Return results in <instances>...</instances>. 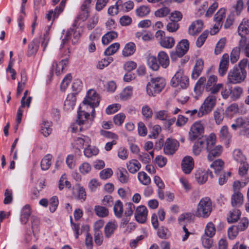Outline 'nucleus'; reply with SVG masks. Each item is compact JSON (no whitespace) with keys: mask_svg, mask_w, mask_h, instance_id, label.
<instances>
[{"mask_svg":"<svg viewBox=\"0 0 249 249\" xmlns=\"http://www.w3.org/2000/svg\"><path fill=\"white\" fill-rule=\"evenodd\" d=\"M248 60L244 58L238 64V67L235 66L230 70L228 73L227 78L229 83L232 84L240 83L245 79L247 72L245 69Z\"/></svg>","mask_w":249,"mask_h":249,"instance_id":"1","label":"nucleus"},{"mask_svg":"<svg viewBox=\"0 0 249 249\" xmlns=\"http://www.w3.org/2000/svg\"><path fill=\"white\" fill-rule=\"evenodd\" d=\"M213 209L211 198L209 197H203L197 204L195 215L198 217L206 218L210 215Z\"/></svg>","mask_w":249,"mask_h":249,"instance_id":"2","label":"nucleus"},{"mask_svg":"<svg viewBox=\"0 0 249 249\" xmlns=\"http://www.w3.org/2000/svg\"><path fill=\"white\" fill-rule=\"evenodd\" d=\"M206 149L208 152V159L212 161L215 157H219L223 151L222 147L220 145H215L216 136L213 134H211L207 138Z\"/></svg>","mask_w":249,"mask_h":249,"instance_id":"3","label":"nucleus"},{"mask_svg":"<svg viewBox=\"0 0 249 249\" xmlns=\"http://www.w3.org/2000/svg\"><path fill=\"white\" fill-rule=\"evenodd\" d=\"M238 33L241 37L239 41V48L241 52L246 56L249 57V30L242 24L238 27Z\"/></svg>","mask_w":249,"mask_h":249,"instance_id":"4","label":"nucleus"},{"mask_svg":"<svg viewBox=\"0 0 249 249\" xmlns=\"http://www.w3.org/2000/svg\"><path fill=\"white\" fill-rule=\"evenodd\" d=\"M165 80L161 77L152 78L148 83L146 91L149 96H155L161 91L165 86Z\"/></svg>","mask_w":249,"mask_h":249,"instance_id":"5","label":"nucleus"},{"mask_svg":"<svg viewBox=\"0 0 249 249\" xmlns=\"http://www.w3.org/2000/svg\"><path fill=\"white\" fill-rule=\"evenodd\" d=\"M189 78L184 74V70L179 69L172 78L171 85L175 88L186 89L189 86Z\"/></svg>","mask_w":249,"mask_h":249,"instance_id":"6","label":"nucleus"},{"mask_svg":"<svg viewBox=\"0 0 249 249\" xmlns=\"http://www.w3.org/2000/svg\"><path fill=\"white\" fill-rule=\"evenodd\" d=\"M80 36V33L79 31H77L73 29L69 30L65 35L64 38L63 39L61 46L60 50L64 48H66L68 50V53H69L70 52L69 49V43L71 42L72 44H75Z\"/></svg>","mask_w":249,"mask_h":249,"instance_id":"7","label":"nucleus"},{"mask_svg":"<svg viewBox=\"0 0 249 249\" xmlns=\"http://www.w3.org/2000/svg\"><path fill=\"white\" fill-rule=\"evenodd\" d=\"M216 103V97L214 95H209L204 100L199 108L198 117H201L209 114L215 107Z\"/></svg>","mask_w":249,"mask_h":249,"instance_id":"8","label":"nucleus"},{"mask_svg":"<svg viewBox=\"0 0 249 249\" xmlns=\"http://www.w3.org/2000/svg\"><path fill=\"white\" fill-rule=\"evenodd\" d=\"M217 77L212 75L208 77L206 83L203 86V89L207 92H210L211 94H214L219 92L223 87V84L221 83L216 84Z\"/></svg>","mask_w":249,"mask_h":249,"instance_id":"9","label":"nucleus"},{"mask_svg":"<svg viewBox=\"0 0 249 249\" xmlns=\"http://www.w3.org/2000/svg\"><path fill=\"white\" fill-rule=\"evenodd\" d=\"M100 99L98 94L93 89H90L87 92L86 97L82 102V106L85 107L95 108L99 104Z\"/></svg>","mask_w":249,"mask_h":249,"instance_id":"10","label":"nucleus"},{"mask_svg":"<svg viewBox=\"0 0 249 249\" xmlns=\"http://www.w3.org/2000/svg\"><path fill=\"white\" fill-rule=\"evenodd\" d=\"M189 47V43L188 40H181L177 45L175 51L171 53V58L176 59L177 57H182L188 51Z\"/></svg>","mask_w":249,"mask_h":249,"instance_id":"11","label":"nucleus"},{"mask_svg":"<svg viewBox=\"0 0 249 249\" xmlns=\"http://www.w3.org/2000/svg\"><path fill=\"white\" fill-rule=\"evenodd\" d=\"M155 36L160 40V45L164 48L171 49L175 44L174 38L171 36H166L163 31L159 30L156 32Z\"/></svg>","mask_w":249,"mask_h":249,"instance_id":"12","label":"nucleus"},{"mask_svg":"<svg viewBox=\"0 0 249 249\" xmlns=\"http://www.w3.org/2000/svg\"><path fill=\"white\" fill-rule=\"evenodd\" d=\"M204 125L201 121H196L191 126L189 133V137L191 141H194L203 135Z\"/></svg>","mask_w":249,"mask_h":249,"instance_id":"13","label":"nucleus"},{"mask_svg":"<svg viewBox=\"0 0 249 249\" xmlns=\"http://www.w3.org/2000/svg\"><path fill=\"white\" fill-rule=\"evenodd\" d=\"M179 145L178 142L175 140L168 138L163 147V151L166 155H172L178 150Z\"/></svg>","mask_w":249,"mask_h":249,"instance_id":"14","label":"nucleus"},{"mask_svg":"<svg viewBox=\"0 0 249 249\" xmlns=\"http://www.w3.org/2000/svg\"><path fill=\"white\" fill-rule=\"evenodd\" d=\"M85 107L80 106L77 111L76 123L79 125L89 124L90 122L89 114L85 110Z\"/></svg>","mask_w":249,"mask_h":249,"instance_id":"15","label":"nucleus"},{"mask_svg":"<svg viewBox=\"0 0 249 249\" xmlns=\"http://www.w3.org/2000/svg\"><path fill=\"white\" fill-rule=\"evenodd\" d=\"M147 213L148 211L145 206L143 205L138 206L135 213L136 220L140 223H145L147 220Z\"/></svg>","mask_w":249,"mask_h":249,"instance_id":"16","label":"nucleus"},{"mask_svg":"<svg viewBox=\"0 0 249 249\" xmlns=\"http://www.w3.org/2000/svg\"><path fill=\"white\" fill-rule=\"evenodd\" d=\"M68 64V58L66 57V58L62 59L59 64L54 60L51 67V74L53 75V73L52 71L55 69V72L56 75H59L62 73H63L64 71V68Z\"/></svg>","mask_w":249,"mask_h":249,"instance_id":"17","label":"nucleus"},{"mask_svg":"<svg viewBox=\"0 0 249 249\" xmlns=\"http://www.w3.org/2000/svg\"><path fill=\"white\" fill-rule=\"evenodd\" d=\"M194 167V161L192 157L185 156L182 160L181 168L183 172L186 174H190Z\"/></svg>","mask_w":249,"mask_h":249,"instance_id":"18","label":"nucleus"},{"mask_svg":"<svg viewBox=\"0 0 249 249\" xmlns=\"http://www.w3.org/2000/svg\"><path fill=\"white\" fill-rule=\"evenodd\" d=\"M229 64V56L228 53L223 54L219 65V73L221 76H224L227 72Z\"/></svg>","mask_w":249,"mask_h":249,"instance_id":"19","label":"nucleus"},{"mask_svg":"<svg viewBox=\"0 0 249 249\" xmlns=\"http://www.w3.org/2000/svg\"><path fill=\"white\" fill-rule=\"evenodd\" d=\"M203 28V23L201 20H196L194 21L188 29L189 34L194 36L201 31Z\"/></svg>","mask_w":249,"mask_h":249,"instance_id":"20","label":"nucleus"},{"mask_svg":"<svg viewBox=\"0 0 249 249\" xmlns=\"http://www.w3.org/2000/svg\"><path fill=\"white\" fill-rule=\"evenodd\" d=\"M73 195L74 197L77 200H81L84 201L86 198V193L85 189L79 185H76L73 188Z\"/></svg>","mask_w":249,"mask_h":249,"instance_id":"21","label":"nucleus"},{"mask_svg":"<svg viewBox=\"0 0 249 249\" xmlns=\"http://www.w3.org/2000/svg\"><path fill=\"white\" fill-rule=\"evenodd\" d=\"M182 18V17H170V21L166 25L167 30L169 32H176L179 27L177 23Z\"/></svg>","mask_w":249,"mask_h":249,"instance_id":"22","label":"nucleus"},{"mask_svg":"<svg viewBox=\"0 0 249 249\" xmlns=\"http://www.w3.org/2000/svg\"><path fill=\"white\" fill-rule=\"evenodd\" d=\"M159 65L164 69L167 68L170 64V60L168 54L164 51L160 52L157 55Z\"/></svg>","mask_w":249,"mask_h":249,"instance_id":"23","label":"nucleus"},{"mask_svg":"<svg viewBox=\"0 0 249 249\" xmlns=\"http://www.w3.org/2000/svg\"><path fill=\"white\" fill-rule=\"evenodd\" d=\"M31 214V208L30 205H25L21 209L20 212V222L23 224H26Z\"/></svg>","mask_w":249,"mask_h":249,"instance_id":"24","label":"nucleus"},{"mask_svg":"<svg viewBox=\"0 0 249 249\" xmlns=\"http://www.w3.org/2000/svg\"><path fill=\"white\" fill-rule=\"evenodd\" d=\"M207 139L198 140L195 142L193 146V152L194 155L197 156L200 154L203 149H204L205 146H207Z\"/></svg>","mask_w":249,"mask_h":249,"instance_id":"25","label":"nucleus"},{"mask_svg":"<svg viewBox=\"0 0 249 249\" xmlns=\"http://www.w3.org/2000/svg\"><path fill=\"white\" fill-rule=\"evenodd\" d=\"M204 62L201 59H198L196 63L194 69L192 72L191 77L194 79H196L200 75L203 68Z\"/></svg>","mask_w":249,"mask_h":249,"instance_id":"26","label":"nucleus"},{"mask_svg":"<svg viewBox=\"0 0 249 249\" xmlns=\"http://www.w3.org/2000/svg\"><path fill=\"white\" fill-rule=\"evenodd\" d=\"M208 174L213 177L212 172L208 170L207 172L204 171H197L195 175V178L199 184H204L208 179Z\"/></svg>","mask_w":249,"mask_h":249,"instance_id":"27","label":"nucleus"},{"mask_svg":"<svg viewBox=\"0 0 249 249\" xmlns=\"http://www.w3.org/2000/svg\"><path fill=\"white\" fill-rule=\"evenodd\" d=\"M145 58L149 67L153 71H158L160 68L159 64L157 62L156 56L150 53L146 54Z\"/></svg>","mask_w":249,"mask_h":249,"instance_id":"28","label":"nucleus"},{"mask_svg":"<svg viewBox=\"0 0 249 249\" xmlns=\"http://www.w3.org/2000/svg\"><path fill=\"white\" fill-rule=\"evenodd\" d=\"M76 100V96L73 93L69 94L64 102V109L67 111L73 109L75 105Z\"/></svg>","mask_w":249,"mask_h":249,"instance_id":"29","label":"nucleus"},{"mask_svg":"<svg viewBox=\"0 0 249 249\" xmlns=\"http://www.w3.org/2000/svg\"><path fill=\"white\" fill-rule=\"evenodd\" d=\"M243 202V196L240 191L234 192L231 196V203L233 207H239Z\"/></svg>","mask_w":249,"mask_h":249,"instance_id":"30","label":"nucleus"},{"mask_svg":"<svg viewBox=\"0 0 249 249\" xmlns=\"http://www.w3.org/2000/svg\"><path fill=\"white\" fill-rule=\"evenodd\" d=\"M52 123L50 121H43L40 124V132L45 137L48 136L52 132V129L51 128Z\"/></svg>","mask_w":249,"mask_h":249,"instance_id":"31","label":"nucleus"},{"mask_svg":"<svg viewBox=\"0 0 249 249\" xmlns=\"http://www.w3.org/2000/svg\"><path fill=\"white\" fill-rule=\"evenodd\" d=\"M238 111V106L236 103H233L228 106L224 112L225 116L231 118Z\"/></svg>","mask_w":249,"mask_h":249,"instance_id":"32","label":"nucleus"},{"mask_svg":"<svg viewBox=\"0 0 249 249\" xmlns=\"http://www.w3.org/2000/svg\"><path fill=\"white\" fill-rule=\"evenodd\" d=\"M140 163L136 160H132L127 163V168L132 174L136 173L141 168Z\"/></svg>","mask_w":249,"mask_h":249,"instance_id":"33","label":"nucleus"},{"mask_svg":"<svg viewBox=\"0 0 249 249\" xmlns=\"http://www.w3.org/2000/svg\"><path fill=\"white\" fill-rule=\"evenodd\" d=\"M118 36V34L114 31H110L106 33L102 38V42L104 45H107Z\"/></svg>","mask_w":249,"mask_h":249,"instance_id":"34","label":"nucleus"},{"mask_svg":"<svg viewBox=\"0 0 249 249\" xmlns=\"http://www.w3.org/2000/svg\"><path fill=\"white\" fill-rule=\"evenodd\" d=\"M241 216V212L238 209H233L229 212L227 217V221L229 223H234L236 222Z\"/></svg>","mask_w":249,"mask_h":249,"instance_id":"35","label":"nucleus"},{"mask_svg":"<svg viewBox=\"0 0 249 249\" xmlns=\"http://www.w3.org/2000/svg\"><path fill=\"white\" fill-rule=\"evenodd\" d=\"M231 137L229 132L228 128L226 125H223L220 130V138L226 143H228Z\"/></svg>","mask_w":249,"mask_h":249,"instance_id":"36","label":"nucleus"},{"mask_svg":"<svg viewBox=\"0 0 249 249\" xmlns=\"http://www.w3.org/2000/svg\"><path fill=\"white\" fill-rule=\"evenodd\" d=\"M136 50V46L134 43L129 42L127 43L122 52L123 55L124 56H129L132 55Z\"/></svg>","mask_w":249,"mask_h":249,"instance_id":"37","label":"nucleus"},{"mask_svg":"<svg viewBox=\"0 0 249 249\" xmlns=\"http://www.w3.org/2000/svg\"><path fill=\"white\" fill-rule=\"evenodd\" d=\"M117 178L122 183H126L129 180V175L125 169L118 170L116 172Z\"/></svg>","mask_w":249,"mask_h":249,"instance_id":"38","label":"nucleus"},{"mask_svg":"<svg viewBox=\"0 0 249 249\" xmlns=\"http://www.w3.org/2000/svg\"><path fill=\"white\" fill-rule=\"evenodd\" d=\"M117 227V225L115 222H108L105 227L106 236L108 238L110 237L114 233Z\"/></svg>","mask_w":249,"mask_h":249,"instance_id":"39","label":"nucleus"},{"mask_svg":"<svg viewBox=\"0 0 249 249\" xmlns=\"http://www.w3.org/2000/svg\"><path fill=\"white\" fill-rule=\"evenodd\" d=\"M84 150V154L87 158H91L96 156L99 153V150L95 146H90L89 144Z\"/></svg>","mask_w":249,"mask_h":249,"instance_id":"40","label":"nucleus"},{"mask_svg":"<svg viewBox=\"0 0 249 249\" xmlns=\"http://www.w3.org/2000/svg\"><path fill=\"white\" fill-rule=\"evenodd\" d=\"M94 212L95 214L100 217H105L109 213L107 207L100 205L95 206Z\"/></svg>","mask_w":249,"mask_h":249,"instance_id":"41","label":"nucleus"},{"mask_svg":"<svg viewBox=\"0 0 249 249\" xmlns=\"http://www.w3.org/2000/svg\"><path fill=\"white\" fill-rule=\"evenodd\" d=\"M233 159L238 162L242 163L245 162L246 158L240 149H235L232 152Z\"/></svg>","mask_w":249,"mask_h":249,"instance_id":"42","label":"nucleus"},{"mask_svg":"<svg viewBox=\"0 0 249 249\" xmlns=\"http://www.w3.org/2000/svg\"><path fill=\"white\" fill-rule=\"evenodd\" d=\"M113 211L115 216L117 218H121L122 216L123 213V204L120 200H117L113 207Z\"/></svg>","mask_w":249,"mask_h":249,"instance_id":"43","label":"nucleus"},{"mask_svg":"<svg viewBox=\"0 0 249 249\" xmlns=\"http://www.w3.org/2000/svg\"><path fill=\"white\" fill-rule=\"evenodd\" d=\"M52 156L50 154H47L44 157L41 161V168L43 170H48L51 164V160L52 159Z\"/></svg>","mask_w":249,"mask_h":249,"instance_id":"44","label":"nucleus"},{"mask_svg":"<svg viewBox=\"0 0 249 249\" xmlns=\"http://www.w3.org/2000/svg\"><path fill=\"white\" fill-rule=\"evenodd\" d=\"M224 162L221 159H218L213 161L211 164V167L213 168L215 173L218 174L221 173L224 167Z\"/></svg>","mask_w":249,"mask_h":249,"instance_id":"45","label":"nucleus"},{"mask_svg":"<svg viewBox=\"0 0 249 249\" xmlns=\"http://www.w3.org/2000/svg\"><path fill=\"white\" fill-rule=\"evenodd\" d=\"M120 44L119 43H114L108 46L105 51L104 54L106 56H109L114 54L119 49Z\"/></svg>","mask_w":249,"mask_h":249,"instance_id":"46","label":"nucleus"},{"mask_svg":"<svg viewBox=\"0 0 249 249\" xmlns=\"http://www.w3.org/2000/svg\"><path fill=\"white\" fill-rule=\"evenodd\" d=\"M243 93V89L239 87H235L231 89V98L233 101L239 99Z\"/></svg>","mask_w":249,"mask_h":249,"instance_id":"47","label":"nucleus"},{"mask_svg":"<svg viewBox=\"0 0 249 249\" xmlns=\"http://www.w3.org/2000/svg\"><path fill=\"white\" fill-rule=\"evenodd\" d=\"M136 36L138 38H142L144 41H150L153 38V36L151 32L144 30L140 32H137Z\"/></svg>","mask_w":249,"mask_h":249,"instance_id":"48","label":"nucleus"},{"mask_svg":"<svg viewBox=\"0 0 249 249\" xmlns=\"http://www.w3.org/2000/svg\"><path fill=\"white\" fill-rule=\"evenodd\" d=\"M92 0H84L82 2L80 10L82 14H89L90 13Z\"/></svg>","mask_w":249,"mask_h":249,"instance_id":"49","label":"nucleus"},{"mask_svg":"<svg viewBox=\"0 0 249 249\" xmlns=\"http://www.w3.org/2000/svg\"><path fill=\"white\" fill-rule=\"evenodd\" d=\"M139 181L144 185H148L151 182L150 178L144 172H140L138 174Z\"/></svg>","mask_w":249,"mask_h":249,"instance_id":"50","label":"nucleus"},{"mask_svg":"<svg viewBox=\"0 0 249 249\" xmlns=\"http://www.w3.org/2000/svg\"><path fill=\"white\" fill-rule=\"evenodd\" d=\"M39 48V44L37 41L33 40L28 46V55L29 56L35 54Z\"/></svg>","mask_w":249,"mask_h":249,"instance_id":"51","label":"nucleus"},{"mask_svg":"<svg viewBox=\"0 0 249 249\" xmlns=\"http://www.w3.org/2000/svg\"><path fill=\"white\" fill-rule=\"evenodd\" d=\"M215 234V228L214 224L212 222H209L205 229V233L209 237H213Z\"/></svg>","mask_w":249,"mask_h":249,"instance_id":"52","label":"nucleus"},{"mask_svg":"<svg viewBox=\"0 0 249 249\" xmlns=\"http://www.w3.org/2000/svg\"><path fill=\"white\" fill-rule=\"evenodd\" d=\"M121 0H118L114 5H112L108 9V14L110 16H114L117 15L120 11V5Z\"/></svg>","mask_w":249,"mask_h":249,"instance_id":"53","label":"nucleus"},{"mask_svg":"<svg viewBox=\"0 0 249 249\" xmlns=\"http://www.w3.org/2000/svg\"><path fill=\"white\" fill-rule=\"evenodd\" d=\"M192 218V214L191 213H185L179 215L178 221L180 225H185V224L189 223Z\"/></svg>","mask_w":249,"mask_h":249,"instance_id":"54","label":"nucleus"},{"mask_svg":"<svg viewBox=\"0 0 249 249\" xmlns=\"http://www.w3.org/2000/svg\"><path fill=\"white\" fill-rule=\"evenodd\" d=\"M91 170L90 164L87 162H84L81 163L79 167V172L83 175H86L90 173Z\"/></svg>","mask_w":249,"mask_h":249,"instance_id":"55","label":"nucleus"},{"mask_svg":"<svg viewBox=\"0 0 249 249\" xmlns=\"http://www.w3.org/2000/svg\"><path fill=\"white\" fill-rule=\"evenodd\" d=\"M239 128L246 127L249 125V117H239L234 120Z\"/></svg>","mask_w":249,"mask_h":249,"instance_id":"56","label":"nucleus"},{"mask_svg":"<svg viewBox=\"0 0 249 249\" xmlns=\"http://www.w3.org/2000/svg\"><path fill=\"white\" fill-rule=\"evenodd\" d=\"M206 79L204 77H201L197 81L194 87V91L198 96L201 93V86L206 83Z\"/></svg>","mask_w":249,"mask_h":249,"instance_id":"57","label":"nucleus"},{"mask_svg":"<svg viewBox=\"0 0 249 249\" xmlns=\"http://www.w3.org/2000/svg\"><path fill=\"white\" fill-rule=\"evenodd\" d=\"M113 61V57L110 56L107 57L106 58L102 59L101 61L98 62L96 67L99 69L102 70L104 68L108 66Z\"/></svg>","mask_w":249,"mask_h":249,"instance_id":"58","label":"nucleus"},{"mask_svg":"<svg viewBox=\"0 0 249 249\" xmlns=\"http://www.w3.org/2000/svg\"><path fill=\"white\" fill-rule=\"evenodd\" d=\"M235 226L239 231H244L249 226V220L247 218L243 217L241 219L240 222Z\"/></svg>","mask_w":249,"mask_h":249,"instance_id":"59","label":"nucleus"},{"mask_svg":"<svg viewBox=\"0 0 249 249\" xmlns=\"http://www.w3.org/2000/svg\"><path fill=\"white\" fill-rule=\"evenodd\" d=\"M132 94V88L127 87L123 90L120 94V98L122 100L125 101L130 98Z\"/></svg>","mask_w":249,"mask_h":249,"instance_id":"60","label":"nucleus"},{"mask_svg":"<svg viewBox=\"0 0 249 249\" xmlns=\"http://www.w3.org/2000/svg\"><path fill=\"white\" fill-rule=\"evenodd\" d=\"M213 115L215 123L217 124H221L224 119V113H223L220 109H217L213 111Z\"/></svg>","mask_w":249,"mask_h":249,"instance_id":"61","label":"nucleus"},{"mask_svg":"<svg viewBox=\"0 0 249 249\" xmlns=\"http://www.w3.org/2000/svg\"><path fill=\"white\" fill-rule=\"evenodd\" d=\"M240 52L241 50L239 47H235L232 49L230 56L231 63H235L238 60Z\"/></svg>","mask_w":249,"mask_h":249,"instance_id":"62","label":"nucleus"},{"mask_svg":"<svg viewBox=\"0 0 249 249\" xmlns=\"http://www.w3.org/2000/svg\"><path fill=\"white\" fill-rule=\"evenodd\" d=\"M226 42L225 38H221L217 43L215 48L214 53L218 55L222 53Z\"/></svg>","mask_w":249,"mask_h":249,"instance_id":"63","label":"nucleus"},{"mask_svg":"<svg viewBox=\"0 0 249 249\" xmlns=\"http://www.w3.org/2000/svg\"><path fill=\"white\" fill-rule=\"evenodd\" d=\"M212 237H209V236L206 235H203L201 237L202 244L204 248L207 249H210L212 247L213 241L211 239Z\"/></svg>","mask_w":249,"mask_h":249,"instance_id":"64","label":"nucleus"}]
</instances>
